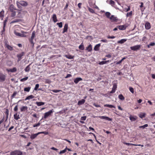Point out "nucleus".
<instances>
[{
  "instance_id": "nucleus-1",
  "label": "nucleus",
  "mask_w": 155,
  "mask_h": 155,
  "mask_svg": "<svg viewBox=\"0 0 155 155\" xmlns=\"http://www.w3.org/2000/svg\"><path fill=\"white\" fill-rule=\"evenodd\" d=\"M11 17L13 18H22V14L21 11L17 10L11 12Z\"/></svg>"
},
{
  "instance_id": "nucleus-2",
  "label": "nucleus",
  "mask_w": 155,
  "mask_h": 155,
  "mask_svg": "<svg viewBox=\"0 0 155 155\" xmlns=\"http://www.w3.org/2000/svg\"><path fill=\"white\" fill-rule=\"evenodd\" d=\"M35 37V31H33L31 34V38H29V41L30 42L32 45V47L33 48L34 45V43L33 42V40Z\"/></svg>"
},
{
  "instance_id": "nucleus-3",
  "label": "nucleus",
  "mask_w": 155,
  "mask_h": 155,
  "mask_svg": "<svg viewBox=\"0 0 155 155\" xmlns=\"http://www.w3.org/2000/svg\"><path fill=\"white\" fill-rule=\"evenodd\" d=\"M22 152L19 150H15L11 152L10 155H22Z\"/></svg>"
},
{
  "instance_id": "nucleus-4",
  "label": "nucleus",
  "mask_w": 155,
  "mask_h": 155,
  "mask_svg": "<svg viewBox=\"0 0 155 155\" xmlns=\"http://www.w3.org/2000/svg\"><path fill=\"white\" fill-rule=\"evenodd\" d=\"M25 54V53L24 52H22L21 53L18 54L17 55V57L18 58L17 60L18 62L21 60L22 58V56L24 55Z\"/></svg>"
},
{
  "instance_id": "nucleus-5",
  "label": "nucleus",
  "mask_w": 155,
  "mask_h": 155,
  "mask_svg": "<svg viewBox=\"0 0 155 155\" xmlns=\"http://www.w3.org/2000/svg\"><path fill=\"white\" fill-rule=\"evenodd\" d=\"M110 19L111 22H117L119 21V20L114 15H111Z\"/></svg>"
},
{
  "instance_id": "nucleus-6",
  "label": "nucleus",
  "mask_w": 155,
  "mask_h": 155,
  "mask_svg": "<svg viewBox=\"0 0 155 155\" xmlns=\"http://www.w3.org/2000/svg\"><path fill=\"white\" fill-rule=\"evenodd\" d=\"M141 47V45H137L133 46L130 47L131 49L134 51H137L139 50Z\"/></svg>"
},
{
  "instance_id": "nucleus-7",
  "label": "nucleus",
  "mask_w": 155,
  "mask_h": 155,
  "mask_svg": "<svg viewBox=\"0 0 155 155\" xmlns=\"http://www.w3.org/2000/svg\"><path fill=\"white\" fill-rule=\"evenodd\" d=\"M53 113L52 110H50L48 112L45 113L44 114V118L45 119L46 118L50 116Z\"/></svg>"
},
{
  "instance_id": "nucleus-8",
  "label": "nucleus",
  "mask_w": 155,
  "mask_h": 155,
  "mask_svg": "<svg viewBox=\"0 0 155 155\" xmlns=\"http://www.w3.org/2000/svg\"><path fill=\"white\" fill-rule=\"evenodd\" d=\"M128 27V26L125 24L123 25H119L117 26V28L120 30H124Z\"/></svg>"
},
{
  "instance_id": "nucleus-9",
  "label": "nucleus",
  "mask_w": 155,
  "mask_h": 155,
  "mask_svg": "<svg viewBox=\"0 0 155 155\" xmlns=\"http://www.w3.org/2000/svg\"><path fill=\"white\" fill-rule=\"evenodd\" d=\"M6 76L2 73H0V82H3L5 79Z\"/></svg>"
},
{
  "instance_id": "nucleus-10",
  "label": "nucleus",
  "mask_w": 155,
  "mask_h": 155,
  "mask_svg": "<svg viewBox=\"0 0 155 155\" xmlns=\"http://www.w3.org/2000/svg\"><path fill=\"white\" fill-rule=\"evenodd\" d=\"M117 87V84H115L114 83L113 84V87L112 88V90L111 91H110V93L111 94L114 93H115Z\"/></svg>"
},
{
  "instance_id": "nucleus-11",
  "label": "nucleus",
  "mask_w": 155,
  "mask_h": 155,
  "mask_svg": "<svg viewBox=\"0 0 155 155\" xmlns=\"http://www.w3.org/2000/svg\"><path fill=\"white\" fill-rule=\"evenodd\" d=\"M99 117L101 119H105L108 121H111L112 119L111 118H109L108 117L104 116H100Z\"/></svg>"
},
{
  "instance_id": "nucleus-12",
  "label": "nucleus",
  "mask_w": 155,
  "mask_h": 155,
  "mask_svg": "<svg viewBox=\"0 0 155 155\" xmlns=\"http://www.w3.org/2000/svg\"><path fill=\"white\" fill-rule=\"evenodd\" d=\"M9 9L10 11L11 12L17 10L15 7L12 4H11L10 5Z\"/></svg>"
},
{
  "instance_id": "nucleus-13",
  "label": "nucleus",
  "mask_w": 155,
  "mask_h": 155,
  "mask_svg": "<svg viewBox=\"0 0 155 155\" xmlns=\"http://www.w3.org/2000/svg\"><path fill=\"white\" fill-rule=\"evenodd\" d=\"M20 4L23 6H26L28 5L27 2L26 1H21L20 2Z\"/></svg>"
},
{
  "instance_id": "nucleus-14",
  "label": "nucleus",
  "mask_w": 155,
  "mask_h": 155,
  "mask_svg": "<svg viewBox=\"0 0 155 155\" xmlns=\"http://www.w3.org/2000/svg\"><path fill=\"white\" fill-rule=\"evenodd\" d=\"M68 24L67 23H66L65 24L64 26V28H63V31L62 32V33H64L65 32H67V31H68Z\"/></svg>"
},
{
  "instance_id": "nucleus-15",
  "label": "nucleus",
  "mask_w": 155,
  "mask_h": 155,
  "mask_svg": "<svg viewBox=\"0 0 155 155\" xmlns=\"http://www.w3.org/2000/svg\"><path fill=\"white\" fill-rule=\"evenodd\" d=\"M28 107L27 106H23L20 108V110L21 112H25L27 110Z\"/></svg>"
},
{
  "instance_id": "nucleus-16",
  "label": "nucleus",
  "mask_w": 155,
  "mask_h": 155,
  "mask_svg": "<svg viewBox=\"0 0 155 155\" xmlns=\"http://www.w3.org/2000/svg\"><path fill=\"white\" fill-rule=\"evenodd\" d=\"M4 13L5 12L3 10H2L0 12V18L3 20V18L4 17Z\"/></svg>"
},
{
  "instance_id": "nucleus-17",
  "label": "nucleus",
  "mask_w": 155,
  "mask_h": 155,
  "mask_svg": "<svg viewBox=\"0 0 155 155\" xmlns=\"http://www.w3.org/2000/svg\"><path fill=\"white\" fill-rule=\"evenodd\" d=\"M6 71L8 72H14L16 71H17V69L16 68L14 67L12 69H6Z\"/></svg>"
},
{
  "instance_id": "nucleus-18",
  "label": "nucleus",
  "mask_w": 155,
  "mask_h": 155,
  "mask_svg": "<svg viewBox=\"0 0 155 155\" xmlns=\"http://www.w3.org/2000/svg\"><path fill=\"white\" fill-rule=\"evenodd\" d=\"M145 28L146 29L148 30L150 29L151 28L150 24V23L147 22L145 24Z\"/></svg>"
},
{
  "instance_id": "nucleus-19",
  "label": "nucleus",
  "mask_w": 155,
  "mask_h": 155,
  "mask_svg": "<svg viewBox=\"0 0 155 155\" xmlns=\"http://www.w3.org/2000/svg\"><path fill=\"white\" fill-rule=\"evenodd\" d=\"M82 80V79L81 78H75L74 80V82L76 84H77L78 82Z\"/></svg>"
},
{
  "instance_id": "nucleus-20",
  "label": "nucleus",
  "mask_w": 155,
  "mask_h": 155,
  "mask_svg": "<svg viewBox=\"0 0 155 155\" xmlns=\"http://www.w3.org/2000/svg\"><path fill=\"white\" fill-rule=\"evenodd\" d=\"M52 18L54 22H56L58 21L56 15L55 14L53 15L52 17Z\"/></svg>"
},
{
  "instance_id": "nucleus-21",
  "label": "nucleus",
  "mask_w": 155,
  "mask_h": 155,
  "mask_svg": "<svg viewBox=\"0 0 155 155\" xmlns=\"http://www.w3.org/2000/svg\"><path fill=\"white\" fill-rule=\"evenodd\" d=\"M39 134L38 133L35 134H32L30 136V138L32 140L33 139L37 137V136Z\"/></svg>"
},
{
  "instance_id": "nucleus-22",
  "label": "nucleus",
  "mask_w": 155,
  "mask_h": 155,
  "mask_svg": "<svg viewBox=\"0 0 155 155\" xmlns=\"http://www.w3.org/2000/svg\"><path fill=\"white\" fill-rule=\"evenodd\" d=\"M100 46H101L100 44H98L96 45L95 46V47L94 48V50L95 51H98L99 49V48H100Z\"/></svg>"
},
{
  "instance_id": "nucleus-23",
  "label": "nucleus",
  "mask_w": 155,
  "mask_h": 155,
  "mask_svg": "<svg viewBox=\"0 0 155 155\" xmlns=\"http://www.w3.org/2000/svg\"><path fill=\"white\" fill-rule=\"evenodd\" d=\"M85 102V100L84 99H82L78 101V105L79 106L83 104Z\"/></svg>"
},
{
  "instance_id": "nucleus-24",
  "label": "nucleus",
  "mask_w": 155,
  "mask_h": 155,
  "mask_svg": "<svg viewBox=\"0 0 155 155\" xmlns=\"http://www.w3.org/2000/svg\"><path fill=\"white\" fill-rule=\"evenodd\" d=\"M86 50L87 51H91L92 50V45H90L86 48Z\"/></svg>"
},
{
  "instance_id": "nucleus-25",
  "label": "nucleus",
  "mask_w": 155,
  "mask_h": 155,
  "mask_svg": "<svg viewBox=\"0 0 155 155\" xmlns=\"http://www.w3.org/2000/svg\"><path fill=\"white\" fill-rule=\"evenodd\" d=\"M130 119L132 121H135L137 119V117L136 116L133 117L130 116L129 117Z\"/></svg>"
},
{
  "instance_id": "nucleus-26",
  "label": "nucleus",
  "mask_w": 155,
  "mask_h": 155,
  "mask_svg": "<svg viewBox=\"0 0 155 155\" xmlns=\"http://www.w3.org/2000/svg\"><path fill=\"white\" fill-rule=\"evenodd\" d=\"M14 119L16 120H18L20 118L19 115L17 113L14 115Z\"/></svg>"
},
{
  "instance_id": "nucleus-27",
  "label": "nucleus",
  "mask_w": 155,
  "mask_h": 155,
  "mask_svg": "<svg viewBox=\"0 0 155 155\" xmlns=\"http://www.w3.org/2000/svg\"><path fill=\"white\" fill-rule=\"evenodd\" d=\"M79 49L83 50L84 49V47L83 43H81V44L79 46Z\"/></svg>"
},
{
  "instance_id": "nucleus-28",
  "label": "nucleus",
  "mask_w": 155,
  "mask_h": 155,
  "mask_svg": "<svg viewBox=\"0 0 155 155\" xmlns=\"http://www.w3.org/2000/svg\"><path fill=\"white\" fill-rule=\"evenodd\" d=\"M146 114L144 113H141L139 115V116L141 118H142L145 117Z\"/></svg>"
},
{
  "instance_id": "nucleus-29",
  "label": "nucleus",
  "mask_w": 155,
  "mask_h": 155,
  "mask_svg": "<svg viewBox=\"0 0 155 155\" xmlns=\"http://www.w3.org/2000/svg\"><path fill=\"white\" fill-rule=\"evenodd\" d=\"M64 56L69 59H72L74 58V56L71 55H65Z\"/></svg>"
},
{
  "instance_id": "nucleus-30",
  "label": "nucleus",
  "mask_w": 155,
  "mask_h": 155,
  "mask_svg": "<svg viewBox=\"0 0 155 155\" xmlns=\"http://www.w3.org/2000/svg\"><path fill=\"white\" fill-rule=\"evenodd\" d=\"M127 40L126 39H122L121 40H120V41H118V43H120V44L124 43L125 42H126L127 41Z\"/></svg>"
},
{
  "instance_id": "nucleus-31",
  "label": "nucleus",
  "mask_w": 155,
  "mask_h": 155,
  "mask_svg": "<svg viewBox=\"0 0 155 155\" xmlns=\"http://www.w3.org/2000/svg\"><path fill=\"white\" fill-rule=\"evenodd\" d=\"M34 97V96H33V95H30L29 96H28L25 99V100L26 101L28 100H29L30 99H32Z\"/></svg>"
},
{
  "instance_id": "nucleus-32",
  "label": "nucleus",
  "mask_w": 155,
  "mask_h": 155,
  "mask_svg": "<svg viewBox=\"0 0 155 155\" xmlns=\"http://www.w3.org/2000/svg\"><path fill=\"white\" fill-rule=\"evenodd\" d=\"M36 104H37V105L38 106H40L41 105H44L45 104V102H36Z\"/></svg>"
},
{
  "instance_id": "nucleus-33",
  "label": "nucleus",
  "mask_w": 155,
  "mask_h": 155,
  "mask_svg": "<svg viewBox=\"0 0 155 155\" xmlns=\"http://www.w3.org/2000/svg\"><path fill=\"white\" fill-rule=\"evenodd\" d=\"M104 106L105 107H107L111 108H115V107L113 105H112L105 104V105H104Z\"/></svg>"
},
{
  "instance_id": "nucleus-34",
  "label": "nucleus",
  "mask_w": 155,
  "mask_h": 155,
  "mask_svg": "<svg viewBox=\"0 0 155 155\" xmlns=\"http://www.w3.org/2000/svg\"><path fill=\"white\" fill-rule=\"evenodd\" d=\"M105 15L107 18L109 19L110 18V16L111 15V14L110 12H105Z\"/></svg>"
},
{
  "instance_id": "nucleus-35",
  "label": "nucleus",
  "mask_w": 155,
  "mask_h": 155,
  "mask_svg": "<svg viewBox=\"0 0 155 155\" xmlns=\"http://www.w3.org/2000/svg\"><path fill=\"white\" fill-rule=\"evenodd\" d=\"M30 64H29L25 68V71L26 72H28L30 70Z\"/></svg>"
},
{
  "instance_id": "nucleus-36",
  "label": "nucleus",
  "mask_w": 155,
  "mask_h": 155,
  "mask_svg": "<svg viewBox=\"0 0 155 155\" xmlns=\"http://www.w3.org/2000/svg\"><path fill=\"white\" fill-rule=\"evenodd\" d=\"M15 33L16 35L18 36L22 37H23V36H24L23 34L20 33L18 32H16V31L15 32Z\"/></svg>"
},
{
  "instance_id": "nucleus-37",
  "label": "nucleus",
  "mask_w": 155,
  "mask_h": 155,
  "mask_svg": "<svg viewBox=\"0 0 155 155\" xmlns=\"http://www.w3.org/2000/svg\"><path fill=\"white\" fill-rule=\"evenodd\" d=\"M119 98L121 100H124L125 98L122 94H120L118 96Z\"/></svg>"
},
{
  "instance_id": "nucleus-38",
  "label": "nucleus",
  "mask_w": 155,
  "mask_h": 155,
  "mask_svg": "<svg viewBox=\"0 0 155 155\" xmlns=\"http://www.w3.org/2000/svg\"><path fill=\"white\" fill-rule=\"evenodd\" d=\"M109 4L112 6L114 7L115 5V2L112 0H110Z\"/></svg>"
},
{
  "instance_id": "nucleus-39",
  "label": "nucleus",
  "mask_w": 155,
  "mask_h": 155,
  "mask_svg": "<svg viewBox=\"0 0 155 155\" xmlns=\"http://www.w3.org/2000/svg\"><path fill=\"white\" fill-rule=\"evenodd\" d=\"M6 48L9 50L12 51L13 50V48L8 44H6Z\"/></svg>"
},
{
  "instance_id": "nucleus-40",
  "label": "nucleus",
  "mask_w": 155,
  "mask_h": 155,
  "mask_svg": "<svg viewBox=\"0 0 155 155\" xmlns=\"http://www.w3.org/2000/svg\"><path fill=\"white\" fill-rule=\"evenodd\" d=\"M30 89L31 87H25L24 88V91L25 92H29L30 91Z\"/></svg>"
},
{
  "instance_id": "nucleus-41",
  "label": "nucleus",
  "mask_w": 155,
  "mask_h": 155,
  "mask_svg": "<svg viewBox=\"0 0 155 155\" xmlns=\"http://www.w3.org/2000/svg\"><path fill=\"white\" fill-rule=\"evenodd\" d=\"M67 147H66L64 150L61 151L60 152H59L60 154H61L62 153H65L66 151V150H67Z\"/></svg>"
},
{
  "instance_id": "nucleus-42",
  "label": "nucleus",
  "mask_w": 155,
  "mask_h": 155,
  "mask_svg": "<svg viewBox=\"0 0 155 155\" xmlns=\"http://www.w3.org/2000/svg\"><path fill=\"white\" fill-rule=\"evenodd\" d=\"M8 19V17H7L5 18V19L4 20V22H3V26H4V27H5L6 23L7 22V21Z\"/></svg>"
},
{
  "instance_id": "nucleus-43",
  "label": "nucleus",
  "mask_w": 155,
  "mask_h": 155,
  "mask_svg": "<svg viewBox=\"0 0 155 155\" xmlns=\"http://www.w3.org/2000/svg\"><path fill=\"white\" fill-rule=\"evenodd\" d=\"M132 11H130L129 12H128L126 16L127 17H130L132 15Z\"/></svg>"
},
{
  "instance_id": "nucleus-44",
  "label": "nucleus",
  "mask_w": 155,
  "mask_h": 155,
  "mask_svg": "<svg viewBox=\"0 0 155 155\" xmlns=\"http://www.w3.org/2000/svg\"><path fill=\"white\" fill-rule=\"evenodd\" d=\"M28 79V77H26L25 78L21 79L20 80V81L21 82H24V81L27 80Z\"/></svg>"
},
{
  "instance_id": "nucleus-45",
  "label": "nucleus",
  "mask_w": 155,
  "mask_h": 155,
  "mask_svg": "<svg viewBox=\"0 0 155 155\" xmlns=\"http://www.w3.org/2000/svg\"><path fill=\"white\" fill-rule=\"evenodd\" d=\"M88 11L91 13H95V12L94 10L92 9V8H90L89 7L88 8Z\"/></svg>"
},
{
  "instance_id": "nucleus-46",
  "label": "nucleus",
  "mask_w": 155,
  "mask_h": 155,
  "mask_svg": "<svg viewBox=\"0 0 155 155\" xmlns=\"http://www.w3.org/2000/svg\"><path fill=\"white\" fill-rule=\"evenodd\" d=\"M39 134H44L45 135H47L48 134V133L47 131H42L38 132Z\"/></svg>"
},
{
  "instance_id": "nucleus-47",
  "label": "nucleus",
  "mask_w": 155,
  "mask_h": 155,
  "mask_svg": "<svg viewBox=\"0 0 155 155\" xmlns=\"http://www.w3.org/2000/svg\"><path fill=\"white\" fill-rule=\"evenodd\" d=\"M57 25L60 28H61L62 27V22L58 23H57Z\"/></svg>"
},
{
  "instance_id": "nucleus-48",
  "label": "nucleus",
  "mask_w": 155,
  "mask_h": 155,
  "mask_svg": "<svg viewBox=\"0 0 155 155\" xmlns=\"http://www.w3.org/2000/svg\"><path fill=\"white\" fill-rule=\"evenodd\" d=\"M148 126V125L147 124H145L141 126H140L139 127L140 128H142L143 129L144 128L146 127H147Z\"/></svg>"
},
{
  "instance_id": "nucleus-49",
  "label": "nucleus",
  "mask_w": 155,
  "mask_h": 155,
  "mask_svg": "<svg viewBox=\"0 0 155 155\" xmlns=\"http://www.w3.org/2000/svg\"><path fill=\"white\" fill-rule=\"evenodd\" d=\"M21 21V19H17L15 20H14L12 22V23H15L18 22L20 21Z\"/></svg>"
},
{
  "instance_id": "nucleus-50",
  "label": "nucleus",
  "mask_w": 155,
  "mask_h": 155,
  "mask_svg": "<svg viewBox=\"0 0 155 155\" xmlns=\"http://www.w3.org/2000/svg\"><path fill=\"white\" fill-rule=\"evenodd\" d=\"M124 143V144H126V145H127V146L133 145V146H134V145H135V144H134L130 143H125V142Z\"/></svg>"
},
{
  "instance_id": "nucleus-51",
  "label": "nucleus",
  "mask_w": 155,
  "mask_h": 155,
  "mask_svg": "<svg viewBox=\"0 0 155 155\" xmlns=\"http://www.w3.org/2000/svg\"><path fill=\"white\" fill-rule=\"evenodd\" d=\"M18 105H16L14 108V110L15 111L17 112L18 110Z\"/></svg>"
},
{
  "instance_id": "nucleus-52",
  "label": "nucleus",
  "mask_w": 155,
  "mask_h": 155,
  "mask_svg": "<svg viewBox=\"0 0 155 155\" xmlns=\"http://www.w3.org/2000/svg\"><path fill=\"white\" fill-rule=\"evenodd\" d=\"M39 87V84H37L35 85V87L34 88V90L37 91L38 90V88Z\"/></svg>"
},
{
  "instance_id": "nucleus-53",
  "label": "nucleus",
  "mask_w": 155,
  "mask_h": 155,
  "mask_svg": "<svg viewBox=\"0 0 155 155\" xmlns=\"http://www.w3.org/2000/svg\"><path fill=\"white\" fill-rule=\"evenodd\" d=\"M130 10V6H128L127 8H125L124 9V10L125 11L127 12Z\"/></svg>"
},
{
  "instance_id": "nucleus-54",
  "label": "nucleus",
  "mask_w": 155,
  "mask_h": 155,
  "mask_svg": "<svg viewBox=\"0 0 155 155\" xmlns=\"http://www.w3.org/2000/svg\"><path fill=\"white\" fill-rule=\"evenodd\" d=\"M106 63V61H102L100 62L99 63V64L100 65H103L104 64H105Z\"/></svg>"
},
{
  "instance_id": "nucleus-55",
  "label": "nucleus",
  "mask_w": 155,
  "mask_h": 155,
  "mask_svg": "<svg viewBox=\"0 0 155 155\" xmlns=\"http://www.w3.org/2000/svg\"><path fill=\"white\" fill-rule=\"evenodd\" d=\"M61 91L60 90H52V91L54 93H58Z\"/></svg>"
},
{
  "instance_id": "nucleus-56",
  "label": "nucleus",
  "mask_w": 155,
  "mask_h": 155,
  "mask_svg": "<svg viewBox=\"0 0 155 155\" xmlns=\"http://www.w3.org/2000/svg\"><path fill=\"white\" fill-rule=\"evenodd\" d=\"M40 125V123H38L37 124H35L33 125V127H34L39 126Z\"/></svg>"
},
{
  "instance_id": "nucleus-57",
  "label": "nucleus",
  "mask_w": 155,
  "mask_h": 155,
  "mask_svg": "<svg viewBox=\"0 0 155 155\" xmlns=\"http://www.w3.org/2000/svg\"><path fill=\"white\" fill-rule=\"evenodd\" d=\"M86 118H87V117L86 116H85L81 117V120L84 121V120H86Z\"/></svg>"
},
{
  "instance_id": "nucleus-58",
  "label": "nucleus",
  "mask_w": 155,
  "mask_h": 155,
  "mask_svg": "<svg viewBox=\"0 0 155 155\" xmlns=\"http://www.w3.org/2000/svg\"><path fill=\"white\" fill-rule=\"evenodd\" d=\"M129 90L132 93H134V89L132 87H129Z\"/></svg>"
},
{
  "instance_id": "nucleus-59",
  "label": "nucleus",
  "mask_w": 155,
  "mask_h": 155,
  "mask_svg": "<svg viewBox=\"0 0 155 155\" xmlns=\"http://www.w3.org/2000/svg\"><path fill=\"white\" fill-rule=\"evenodd\" d=\"M107 38L108 39H114L115 38V37L114 36H110L109 35L107 36Z\"/></svg>"
},
{
  "instance_id": "nucleus-60",
  "label": "nucleus",
  "mask_w": 155,
  "mask_h": 155,
  "mask_svg": "<svg viewBox=\"0 0 155 155\" xmlns=\"http://www.w3.org/2000/svg\"><path fill=\"white\" fill-rule=\"evenodd\" d=\"M17 94V92L16 91H15L13 94L12 95V97H15V95H16Z\"/></svg>"
},
{
  "instance_id": "nucleus-61",
  "label": "nucleus",
  "mask_w": 155,
  "mask_h": 155,
  "mask_svg": "<svg viewBox=\"0 0 155 155\" xmlns=\"http://www.w3.org/2000/svg\"><path fill=\"white\" fill-rule=\"evenodd\" d=\"M72 76V75L71 74H68L67 75V76L65 77V78H67L69 77H71Z\"/></svg>"
},
{
  "instance_id": "nucleus-62",
  "label": "nucleus",
  "mask_w": 155,
  "mask_h": 155,
  "mask_svg": "<svg viewBox=\"0 0 155 155\" xmlns=\"http://www.w3.org/2000/svg\"><path fill=\"white\" fill-rule=\"evenodd\" d=\"M82 5V3H79L78 4V7L79 8H81V5Z\"/></svg>"
},
{
  "instance_id": "nucleus-63",
  "label": "nucleus",
  "mask_w": 155,
  "mask_h": 155,
  "mask_svg": "<svg viewBox=\"0 0 155 155\" xmlns=\"http://www.w3.org/2000/svg\"><path fill=\"white\" fill-rule=\"evenodd\" d=\"M5 113L7 114V116L8 117V109H7L6 110Z\"/></svg>"
},
{
  "instance_id": "nucleus-64",
  "label": "nucleus",
  "mask_w": 155,
  "mask_h": 155,
  "mask_svg": "<svg viewBox=\"0 0 155 155\" xmlns=\"http://www.w3.org/2000/svg\"><path fill=\"white\" fill-rule=\"evenodd\" d=\"M151 77L153 79H155V74H153L151 75Z\"/></svg>"
}]
</instances>
